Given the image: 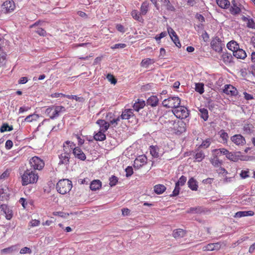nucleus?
<instances>
[{"instance_id": "obj_1", "label": "nucleus", "mask_w": 255, "mask_h": 255, "mask_svg": "<svg viewBox=\"0 0 255 255\" xmlns=\"http://www.w3.org/2000/svg\"><path fill=\"white\" fill-rule=\"evenodd\" d=\"M21 184L23 186H27L29 184L37 183L39 176L36 171L31 169H27L21 175Z\"/></svg>"}, {"instance_id": "obj_2", "label": "nucleus", "mask_w": 255, "mask_h": 255, "mask_svg": "<svg viewBox=\"0 0 255 255\" xmlns=\"http://www.w3.org/2000/svg\"><path fill=\"white\" fill-rule=\"evenodd\" d=\"M72 188V183L71 180L68 179H60L56 185V189L58 193L65 195L69 193Z\"/></svg>"}, {"instance_id": "obj_3", "label": "nucleus", "mask_w": 255, "mask_h": 255, "mask_svg": "<svg viewBox=\"0 0 255 255\" xmlns=\"http://www.w3.org/2000/svg\"><path fill=\"white\" fill-rule=\"evenodd\" d=\"M65 111V109L63 106H52L46 108L45 113L50 119H54L57 118L60 113Z\"/></svg>"}, {"instance_id": "obj_4", "label": "nucleus", "mask_w": 255, "mask_h": 255, "mask_svg": "<svg viewBox=\"0 0 255 255\" xmlns=\"http://www.w3.org/2000/svg\"><path fill=\"white\" fill-rule=\"evenodd\" d=\"M181 103V100L178 97L173 96L165 99L162 102V105L167 108H173L175 109L176 107L179 106Z\"/></svg>"}, {"instance_id": "obj_5", "label": "nucleus", "mask_w": 255, "mask_h": 255, "mask_svg": "<svg viewBox=\"0 0 255 255\" xmlns=\"http://www.w3.org/2000/svg\"><path fill=\"white\" fill-rule=\"evenodd\" d=\"M221 148L212 150V156L209 159L210 163L215 167H219L222 164V161L219 160L218 156L222 154Z\"/></svg>"}, {"instance_id": "obj_6", "label": "nucleus", "mask_w": 255, "mask_h": 255, "mask_svg": "<svg viewBox=\"0 0 255 255\" xmlns=\"http://www.w3.org/2000/svg\"><path fill=\"white\" fill-rule=\"evenodd\" d=\"M172 112L177 118L180 119H185L189 116V110L184 106L180 105L172 110Z\"/></svg>"}, {"instance_id": "obj_7", "label": "nucleus", "mask_w": 255, "mask_h": 255, "mask_svg": "<svg viewBox=\"0 0 255 255\" xmlns=\"http://www.w3.org/2000/svg\"><path fill=\"white\" fill-rule=\"evenodd\" d=\"M30 164L35 170H41L44 166V161L38 156H34L31 158Z\"/></svg>"}, {"instance_id": "obj_8", "label": "nucleus", "mask_w": 255, "mask_h": 255, "mask_svg": "<svg viewBox=\"0 0 255 255\" xmlns=\"http://www.w3.org/2000/svg\"><path fill=\"white\" fill-rule=\"evenodd\" d=\"M210 46L211 48L217 53H220L222 51V44L221 40L218 37L212 38Z\"/></svg>"}, {"instance_id": "obj_9", "label": "nucleus", "mask_w": 255, "mask_h": 255, "mask_svg": "<svg viewBox=\"0 0 255 255\" xmlns=\"http://www.w3.org/2000/svg\"><path fill=\"white\" fill-rule=\"evenodd\" d=\"M1 8L2 11H4V12H11L15 8V3L13 0H5L1 5Z\"/></svg>"}, {"instance_id": "obj_10", "label": "nucleus", "mask_w": 255, "mask_h": 255, "mask_svg": "<svg viewBox=\"0 0 255 255\" xmlns=\"http://www.w3.org/2000/svg\"><path fill=\"white\" fill-rule=\"evenodd\" d=\"M222 153L223 155H225L227 159L236 162L240 159L239 156L237 155L236 153L230 152L226 148H221Z\"/></svg>"}, {"instance_id": "obj_11", "label": "nucleus", "mask_w": 255, "mask_h": 255, "mask_svg": "<svg viewBox=\"0 0 255 255\" xmlns=\"http://www.w3.org/2000/svg\"><path fill=\"white\" fill-rule=\"evenodd\" d=\"M147 162V157L144 155L138 156L133 161V167L138 169Z\"/></svg>"}, {"instance_id": "obj_12", "label": "nucleus", "mask_w": 255, "mask_h": 255, "mask_svg": "<svg viewBox=\"0 0 255 255\" xmlns=\"http://www.w3.org/2000/svg\"><path fill=\"white\" fill-rule=\"evenodd\" d=\"M231 141L236 145L242 146L246 144L245 137L241 134H235L231 137Z\"/></svg>"}, {"instance_id": "obj_13", "label": "nucleus", "mask_w": 255, "mask_h": 255, "mask_svg": "<svg viewBox=\"0 0 255 255\" xmlns=\"http://www.w3.org/2000/svg\"><path fill=\"white\" fill-rule=\"evenodd\" d=\"M221 245L220 242L209 243L202 247L203 251H218L221 249Z\"/></svg>"}, {"instance_id": "obj_14", "label": "nucleus", "mask_w": 255, "mask_h": 255, "mask_svg": "<svg viewBox=\"0 0 255 255\" xmlns=\"http://www.w3.org/2000/svg\"><path fill=\"white\" fill-rule=\"evenodd\" d=\"M223 92L227 95L233 96H236L238 93L237 88L230 84H227L224 86Z\"/></svg>"}, {"instance_id": "obj_15", "label": "nucleus", "mask_w": 255, "mask_h": 255, "mask_svg": "<svg viewBox=\"0 0 255 255\" xmlns=\"http://www.w3.org/2000/svg\"><path fill=\"white\" fill-rule=\"evenodd\" d=\"M67 151H64L63 153L59 155V164L67 165L69 163L70 156L69 152Z\"/></svg>"}, {"instance_id": "obj_16", "label": "nucleus", "mask_w": 255, "mask_h": 255, "mask_svg": "<svg viewBox=\"0 0 255 255\" xmlns=\"http://www.w3.org/2000/svg\"><path fill=\"white\" fill-rule=\"evenodd\" d=\"M232 5L230 7L229 6V11L233 15H237L239 14L241 9L240 7L238 5V3L236 2V0H232L231 1Z\"/></svg>"}, {"instance_id": "obj_17", "label": "nucleus", "mask_w": 255, "mask_h": 255, "mask_svg": "<svg viewBox=\"0 0 255 255\" xmlns=\"http://www.w3.org/2000/svg\"><path fill=\"white\" fill-rule=\"evenodd\" d=\"M73 153L76 158L81 160H85L86 158V155L79 147H76L73 149Z\"/></svg>"}, {"instance_id": "obj_18", "label": "nucleus", "mask_w": 255, "mask_h": 255, "mask_svg": "<svg viewBox=\"0 0 255 255\" xmlns=\"http://www.w3.org/2000/svg\"><path fill=\"white\" fill-rule=\"evenodd\" d=\"M242 19L243 21L246 23V26L249 28H252V29L255 30V21L253 18H251L250 16L247 17L243 16L242 17Z\"/></svg>"}, {"instance_id": "obj_19", "label": "nucleus", "mask_w": 255, "mask_h": 255, "mask_svg": "<svg viewBox=\"0 0 255 255\" xmlns=\"http://www.w3.org/2000/svg\"><path fill=\"white\" fill-rule=\"evenodd\" d=\"M1 211L5 215V217L7 220H10L12 217V212L8 207L5 205H1L0 206Z\"/></svg>"}, {"instance_id": "obj_20", "label": "nucleus", "mask_w": 255, "mask_h": 255, "mask_svg": "<svg viewBox=\"0 0 255 255\" xmlns=\"http://www.w3.org/2000/svg\"><path fill=\"white\" fill-rule=\"evenodd\" d=\"M96 124L100 127V130L106 132L110 128V124L104 120H99Z\"/></svg>"}, {"instance_id": "obj_21", "label": "nucleus", "mask_w": 255, "mask_h": 255, "mask_svg": "<svg viewBox=\"0 0 255 255\" xmlns=\"http://www.w3.org/2000/svg\"><path fill=\"white\" fill-rule=\"evenodd\" d=\"M186 233V230L182 229H177L173 231L172 236L175 239H179L184 237Z\"/></svg>"}, {"instance_id": "obj_22", "label": "nucleus", "mask_w": 255, "mask_h": 255, "mask_svg": "<svg viewBox=\"0 0 255 255\" xmlns=\"http://www.w3.org/2000/svg\"><path fill=\"white\" fill-rule=\"evenodd\" d=\"M134 117L132 109H126L125 110L121 115V119L122 120H129Z\"/></svg>"}, {"instance_id": "obj_23", "label": "nucleus", "mask_w": 255, "mask_h": 255, "mask_svg": "<svg viewBox=\"0 0 255 255\" xmlns=\"http://www.w3.org/2000/svg\"><path fill=\"white\" fill-rule=\"evenodd\" d=\"M233 55L238 59H244L247 57V53L245 50L239 48L233 53Z\"/></svg>"}, {"instance_id": "obj_24", "label": "nucleus", "mask_w": 255, "mask_h": 255, "mask_svg": "<svg viewBox=\"0 0 255 255\" xmlns=\"http://www.w3.org/2000/svg\"><path fill=\"white\" fill-rule=\"evenodd\" d=\"M102 183L99 179H95L91 182L90 188L92 191H96L101 189Z\"/></svg>"}, {"instance_id": "obj_25", "label": "nucleus", "mask_w": 255, "mask_h": 255, "mask_svg": "<svg viewBox=\"0 0 255 255\" xmlns=\"http://www.w3.org/2000/svg\"><path fill=\"white\" fill-rule=\"evenodd\" d=\"M145 102L143 100L138 99L137 101L133 105V108L136 112H138L141 109H142L145 106Z\"/></svg>"}, {"instance_id": "obj_26", "label": "nucleus", "mask_w": 255, "mask_h": 255, "mask_svg": "<svg viewBox=\"0 0 255 255\" xmlns=\"http://www.w3.org/2000/svg\"><path fill=\"white\" fill-rule=\"evenodd\" d=\"M221 58L224 63L226 64H230L233 62V57L231 53L228 52L223 53Z\"/></svg>"}, {"instance_id": "obj_27", "label": "nucleus", "mask_w": 255, "mask_h": 255, "mask_svg": "<svg viewBox=\"0 0 255 255\" xmlns=\"http://www.w3.org/2000/svg\"><path fill=\"white\" fill-rule=\"evenodd\" d=\"M189 188L193 191H197L198 189V182L194 177H191L188 181Z\"/></svg>"}, {"instance_id": "obj_28", "label": "nucleus", "mask_w": 255, "mask_h": 255, "mask_svg": "<svg viewBox=\"0 0 255 255\" xmlns=\"http://www.w3.org/2000/svg\"><path fill=\"white\" fill-rule=\"evenodd\" d=\"M93 137L96 141H103L106 139L105 132L100 130L98 132L95 133Z\"/></svg>"}, {"instance_id": "obj_29", "label": "nucleus", "mask_w": 255, "mask_h": 255, "mask_svg": "<svg viewBox=\"0 0 255 255\" xmlns=\"http://www.w3.org/2000/svg\"><path fill=\"white\" fill-rule=\"evenodd\" d=\"M141 14L140 12L138 11L136 9H133L130 12V15H131L132 17L139 22L143 21V19L141 17Z\"/></svg>"}, {"instance_id": "obj_30", "label": "nucleus", "mask_w": 255, "mask_h": 255, "mask_svg": "<svg viewBox=\"0 0 255 255\" xmlns=\"http://www.w3.org/2000/svg\"><path fill=\"white\" fill-rule=\"evenodd\" d=\"M194 157L195 161L201 162L205 158V153L203 151L198 149L195 152Z\"/></svg>"}, {"instance_id": "obj_31", "label": "nucleus", "mask_w": 255, "mask_h": 255, "mask_svg": "<svg viewBox=\"0 0 255 255\" xmlns=\"http://www.w3.org/2000/svg\"><path fill=\"white\" fill-rule=\"evenodd\" d=\"M254 215V212L253 211H239L237 212L235 215V218H241L246 216H253Z\"/></svg>"}, {"instance_id": "obj_32", "label": "nucleus", "mask_w": 255, "mask_h": 255, "mask_svg": "<svg viewBox=\"0 0 255 255\" xmlns=\"http://www.w3.org/2000/svg\"><path fill=\"white\" fill-rule=\"evenodd\" d=\"M217 5L223 9H227L230 5V2L228 0H216Z\"/></svg>"}, {"instance_id": "obj_33", "label": "nucleus", "mask_w": 255, "mask_h": 255, "mask_svg": "<svg viewBox=\"0 0 255 255\" xmlns=\"http://www.w3.org/2000/svg\"><path fill=\"white\" fill-rule=\"evenodd\" d=\"M227 47L229 50L232 51L234 53V51L239 49L240 47L237 42L233 40L227 43Z\"/></svg>"}, {"instance_id": "obj_34", "label": "nucleus", "mask_w": 255, "mask_h": 255, "mask_svg": "<svg viewBox=\"0 0 255 255\" xmlns=\"http://www.w3.org/2000/svg\"><path fill=\"white\" fill-rule=\"evenodd\" d=\"M158 102V99L155 96H152L148 98L147 100V104L148 105H150L151 107H154L157 106Z\"/></svg>"}, {"instance_id": "obj_35", "label": "nucleus", "mask_w": 255, "mask_h": 255, "mask_svg": "<svg viewBox=\"0 0 255 255\" xmlns=\"http://www.w3.org/2000/svg\"><path fill=\"white\" fill-rule=\"evenodd\" d=\"M165 185L163 184H156L154 186L153 189L154 192L157 194H161L166 190Z\"/></svg>"}, {"instance_id": "obj_36", "label": "nucleus", "mask_w": 255, "mask_h": 255, "mask_svg": "<svg viewBox=\"0 0 255 255\" xmlns=\"http://www.w3.org/2000/svg\"><path fill=\"white\" fill-rule=\"evenodd\" d=\"M149 7V2L147 1H143L140 7V12L142 15H145L148 10Z\"/></svg>"}, {"instance_id": "obj_37", "label": "nucleus", "mask_w": 255, "mask_h": 255, "mask_svg": "<svg viewBox=\"0 0 255 255\" xmlns=\"http://www.w3.org/2000/svg\"><path fill=\"white\" fill-rule=\"evenodd\" d=\"M199 111L201 113V117L204 121H207L209 118V113L206 108H199Z\"/></svg>"}, {"instance_id": "obj_38", "label": "nucleus", "mask_w": 255, "mask_h": 255, "mask_svg": "<svg viewBox=\"0 0 255 255\" xmlns=\"http://www.w3.org/2000/svg\"><path fill=\"white\" fill-rule=\"evenodd\" d=\"M150 153L151 155L157 158L159 157V147L156 145H151L149 147Z\"/></svg>"}, {"instance_id": "obj_39", "label": "nucleus", "mask_w": 255, "mask_h": 255, "mask_svg": "<svg viewBox=\"0 0 255 255\" xmlns=\"http://www.w3.org/2000/svg\"><path fill=\"white\" fill-rule=\"evenodd\" d=\"M75 145V144L73 142L67 140L63 143V150L67 151V148H69V150L72 149L73 150V149L76 147Z\"/></svg>"}, {"instance_id": "obj_40", "label": "nucleus", "mask_w": 255, "mask_h": 255, "mask_svg": "<svg viewBox=\"0 0 255 255\" xmlns=\"http://www.w3.org/2000/svg\"><path fill=\"white\" fill-rule=\"evenodd\" d=\"M154 63V60L153 59L145 58L141 60L140 62V66L142 67H147L149 65L152 64Z\"/></svg>"}, {"instance_id": "obj_41", "label": "nucleus", "mask_w": 255, "mask_h": 255, "mask_svg": "<svg viewBox=\"0 0 255 255\" xmlns=\"http://www.w3.org/2000/svg\"><path fill=\"white\" fill-rule=\"evenodd\" d=\"M204 211L202 210V208L200 207H191L186 212L187 213H191V214H200L203 212Z\"/></svg>"}, {"instance_id": "obj_42", "label": "nucleus", "mask_w": 255, "mask_h": 255, "mask_svg": "<svg viewBox=\"0 0 255 255\" xmlns=\"http://www.w3.org/2000/svg\"><path fill=\"white\" fill-rule=\"evenodd\" d=\"M218 134L220 135V137L222 138V142L223 143H226L229 137L228 133L226 132H225L224 130L221 129L218 132Z\"/></svg>"}, {"instance_id": "obj_43", "label": "nucleus", "mask_w": 255, "mask_h": 255, "mask_svg": "<svg viewBox=\"0 0 255 255\" xmlns=\"http://www.w3.org/2000/svg\"><path fill=\"white\" fill-rule=\"evenodd\" d=\"M177 125L178 127H175L176 130L177 131L180 132L181 133L184 132L186 130L185 128V124L183 122H178L177 123Z\"/></svg>"}, {"instance_id": "obj_44", "label": "nucleus", "mask_w": 255, "mask_h": 255, "mask_svg": "<svg viewBox=\"0 0 255 255\" xmlns=\"http://www.w3.org/2000/svg\"><path fill=\"white\" fill-rule=\"evenodd\" d=\"M39 118L38 115L33 114L27 116L24 120V122L30 123L33 121H37Z\"/></svg>"}, {"instance_id": "obj_45", "label": "nucleus", "mask_w": 255, "mask_h": 255, "mask_svg": "<svg viewBox=\"0 0 255 255\" xmlns=\"http://www.w3.org/2000/svg\"><path fill=\"white\" fill-rule=\"evenodd\" d=\"M13 129V127L12 126H9V125L6 124L4 123L3 124L1 127L0 128V131L1 132H4L6 131H11Z\"/></svg>"}, {"instance_id": "obj_46", "label": "nucleus", "mask_w": 255, "mask_h": 255, "mask_svg": "<svg viewBox=\"0 0 255 255\" xmlns=\"http://www.w3.org/2000/svg\"><path fill=\"white\" fill-rule=\"evenodd\" d=\"M110 117L109 119L110 121V125H111L113 127H116L118 125L115 118V115L112 113H109L107 115V117Z\"/></svg>"}, {"instance_id": "obj_47", "label": "nucleus", "mask_w": 255, "mask_h": 255, "mask_svg": "<svg viewBox=\"0 0 255 255\" xmlns=\"http://www.w3.org/2000/svg\"><path fill=\"white\" fill-rule=\"evenodd\" d=\"M211 139L210 138H206L202 141V144L200 145L199 148H207L211 145Z\"/></svg>"}, {"instance_id": "obj_48", "label": "nucleus", "mask_w": 255, "mask_h": 255, "mask_svg": "<svg viewBox=\"0 0 255 255\" xmlns=\"http://www.w3.org/2000/svg\"><path fill=\"white\" fill-rule=\"evenodd\" d=\"M187 181V177L184 175H182L178 180L177 182H176L175 185L177 186H184Z\"/></svg>"}, {"instance_id": "obj_49", "label": "nucleus", "mask_w": 255, "mask_h": 255, "mask_svg": "<svg viewBox=\"0 0 255 255\" xmlns=\"http://www.w3.org/2000/svg\"><path fill=\"white\" fill-rule=\"evenodd\" d=\"M110 183L109 184L111 187H113V186H116L118 182V178L115 175H112L109 179Z\"/></svg>"}, {"instance_id": "obj_50", "label": "nucleus", "mask_w": 255, "mask_h": 255, "mask_svg": "<svg viewBox=\"0 0 255 255\" xmlns=\"http://www.w3.org/2000/svg\"><path fill=\"white\" fill-rule=\"evenodd\" d=\"M249 173L250 171L249 169L242 170L240 173V177L243 179L248 178L250 176Z\"/></svg>"}, {"instance_id": "obj_51", "label": "nucleus", "mask_w": 255, "mask_h": 255, "mask_svg": "<svg viewBox=\"0 0 255 255\" xmlns=\"http://www.w3.org/2000/svg\"><path fill=\"white\" fill-rule=\"evenodd\" d=\"M6 54L5 52H2L0 54V66H2L5 64Z\"/></svg>"}, {"instance_id": "obj_52", "label": "nucleus", "mask_w": 255, "mask_h": 255, "mask_svg": "<svg viewBox=\"0 0 255 255\" xmlns=\"http://www.w3.org/2000/svg\"><path fill=\"white\" fill-rule=\"evenodd\" d=\"M107 78L108 80L113 84H116L117 83V79L114 77V76L111 74H108L107 75Z\"/></svg>"}, {"instance_id": "obj_53", "label": "nucleus", "mask_w": 255, "mask_h": 255, "mask_svg": "<svg viewBox=\"0 0 255 255\" xmlns=\"http://www.w3.org/2000/svg\"><path fill=\"white\" fill-rule=\"evenodd\" d=\"M196 91L202 94L204 93V84L202 83H198L196 85Z\"/></svg>"}, {"instance_id": "obj_54", "label": "nucleus", "mask_w": 255, "mask_h": 255, "mask_svg": "<svg viewBox=\"0 0 255 255\" xmlns=\"http://www.w3.org/2000/svg\"><path fill=\"white\" fill-rule=\"evenodd\" d=\"M171 38L177 47L178 48H180L181 47V44L180 42L178 36L172 37Z\"/></svg>"}, {"instance_id": "obj_55", "label": "nucleus", "mask_w": 255, "mask_h": 255, "mask_svg": "<svg viewBox=\"0 0 255 255\" xmlns=\"http://www.w3.org/2000/svg\"><path fill=\"white\" fill-rule=\"evenodd\" d=\"M31 253L32 250H31V249L27 247H25L20 250V253L22 254H31Z\"/></svg>"}, {"instance_id": "obj_56", "label": "nucleus", "mask_w": 255, "mask_h": 255, "mask_svg": "<svg viewBox=\"0 0 255 255\" xmlns=\"http://www.w3.org/2000/svg\"><path fill=\"white\" fill-rule=\"evenodd\" d=\"M35 32L38 34L40 36H44L46 34V32L44 30L43 28H37L35 30Z\"/></svg>"}, {"instance_id": "obj_57", "label": "nucleus", "mask_w": 255, "mask_h": 255, "mask_svg": "<svg viewBox=\"0 0 255 255\" xmlns=\"http://www.w3.org/2000/svg\"><path fill=\"white\" fill-rule=\"evenodd\" d=\"M133 173V170L131 166H128L126 169V176L129 177L131 176Z\"/></svg>"}, {"instance_id": "obj_58", "label": "nucleus", "mask_w": 255, "mask_h": 255, "mask_svg": "<svg viewBox=\"0 0 255 255\" xmlns=\"http://www.w3.org/2000/svg\"><path fill=\"white\" fill-rule=\"evenodd\" d=\"M167 31L171 38L177 36L176 32L171 27H167Z\"/></svg>"}, {"instance_id": "obj_59", "label": "nucleus", "mask_w": 255, "mask_h": 255, "mask_svg": "<svg viewBox=\"0 0 255 255\" xmlns=\"http://www.w3.org/2000/svg\"><path fill=\"white\" fill-rule=\"evenodd\" d=\"M10 171L8 169L5 170L0 176V179H4L9 176Z\"/></svg>"}, {"instance_id": "obj_60", "label": "nucleus", "mask_w": 255, "mask_h": 255, "mask_svg": "<svg viewBox=\"0 0 255 255\" xmlns=\"http://www.w3.org/2000/svg\"><path fill=\"white\" fill-rule=\"evenodd\" d=\"M13 146V142L11 140H7L5 142V147L6 149H10Z\"/></svg>"}, {"instance_id": "obj_61", "label": "nucleus", "mask_w": 255, "mask_h": 255, "mask_svg": "<svg viewBox=\"0 0 255 255\" xmlns=\"http://www.w3.org/2000/svg\"><path fill=\"white\" fill-rule=\"evenodd\" d=\"M180 190V186H178V185H176V184H175V189L173 190V193H172V196H177L179 194Z\"/></svg>"}, {"instance_id": "obj_62", "label": "nucleus", "mask_w": 255, "mask_h": 255, "mask_svg": "<svg viewBox=\"0 0 255 255\" xmlns=\"http://www.w3.org/2000/svg\"><path fill=\"white\" fill-rule=\"evenodd\" d=\"M244 95V98L247 100H252L254 98V96L252 94H250L246 92H244L243 93Z\"/></svg>"}, {"instance_id": "obj_63", "label": "nucleus", "mask_w": 255, "mask_h": 255, "mask_svg": "<svg viewBox=\"0 0 255 255\" xmlns=\"http://www.w3.org/2000/svg\"><path fill=\"white\" fill-rule=\"evenodd\" d=\"M40 221L35 219V220H32L30 222V226L31 227H36V226H39L40 225Z\"/></svg>"}, {"instance_id": "obj_64", "label": "nucleus", "mask_w": 255, "mask_h": 255, "mask_svg": "<svg viewBox=\"0 0 255 255\" xmlns=\"http://www.w3.org/2000/svg\"><path fill=\"white\" fill-rule=\"evenodd\" d=\"M126 45L124 43L116 44L112 47L113 49L125 48Z\"/></svg>"}]
</instances>
